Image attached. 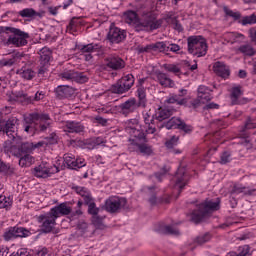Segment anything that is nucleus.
Masks as SVG:
<instances>
[{
    "label": "nucleus",
    "mask_w": 256,
    "mask_h": 256,
    "mask_svg": "<svg viewBox=\"0 0 256 256\" xmlns=\"http://www.w3.org/2000/svg\"><path fill=\"white\" fill-rule=\"evenodd\" d=\"M148 189H149L150 193H152V196L149 198V203L151 205H155L157 203V194L154 193L155 186L149 187Z\"/></svg>",
    "instance_id": "774afa93"
},
{
    "label": "nucleus",
    "mask_w": 256,
    "mask_h": 256,
    "mask_svg": "<svg viewBox=\"0 0 256 256\" xmlns=\"http://www.w3.org/2000/svg\"><path fill=\"white\" fill-rule=\"evenodd\" d=\"M187 51L193 57H205L209 46L207 40L203 36H189L187 38Z\"/></svg>",
    "instance_id": "39448f33"
},
{
    "label": "nucleus",
    "mask_w": 256,
    "mask_h": 256,
    "mask_svg": "<svg viewBox=\"0 0 256 256\" xmlns=\"http://www.w3.org/2000/svg\"><path fill=\"white\" fill-rule=\"evenodd\" d=\"M85 205H88L89 215H92V217L99 215V208H97V205L93 202V198L92 201H90L89 203H85Z\"/></svg>",
    "instance_id": "49530a36"
},
{
    "label": "nucleus",
    "mask_w": 256,
    "mask_h": 256,
    "mask_svg": "<svg viewBox=\"0 0 256 256\" xmlns=\"http://www.w3.org/2000/svg\"><path fill=\"white\" fill-rule=\"evenodd\" d=\"M133 85H135V76L128 74L113 84L110 91L116 95H123V93H127Z\"/></svg>",
    "instance_id": "6e6552de"
},
{
    "label": "nucleus",
    "mask_w": 256,
    "mask_h": 256,
    "mask_svg": "<svg viewBox=\"0 0 256 256\" xmlns=\"http://www.w3.org/2000/svg\"><path fill=\"white\" fill-rule=\"evenodd\" d=\"M33 163H35V157H33L31 154H25L24 156H20V167H31Z\"/></svg>",
    "instance_id": "e433bc0d"
},
{
    "label": "nucleus",
    "mask_w": 256,
    "mask_h": 256,
    "mask_svg": "<svg viewBox=\"0 0 256 256\" xmlns=\"http://www.w3.org/2000/svg\"><path fill=\"white\" fill-rule=\"evenodd\" d=\"M256 129V123L253 121L251 117H248L244 123V126L240 130V135L244 139H247L248 137H251L253 131Z\"/></svg>",
    "instance_id": "cd10ccee"
},
{
    "label": "nucleus",
    "mask_w": 256,
    "mask_h": 256,
    "mask_svg": "<svg viewBox=\"0 0 256 256\" xmlns=\"http://www.w3.org/2000/svg\"><path fill=\"white\" fill-rule=\"evenodd\" d=\"M20 17H35L37 14V11L33 8H25L19 12Z\"/></svg>",
    "instance_id": "6e6d98bb"
},
{
    "label": "nucleus",
    "mask_w": 256,
    "mask_h": 256,
    "mask_svg": "<svg viewBox=\"0 0 256 256\" xmlns=\"http://www.w3.org/2000/svg\"><path fill=\"white\" fill-rule=\"evenodd\" d=\"M124 21L128 23V25H133L135 28V31H137V25L140 21L139 16L137 15V12L133 10H128L124 12Z\"/></svg>",
    "instance_id": "473e14b6"
},
{
    "label": "nucleus",
    "mask_w": 256,
    "mask_h": 256,
    "mask_svg": "<svg viewBox=\"0 0 256 256\" xmlns=\"http://www.w3.org/2000/svg\"><path fill=\"white\" fill-rule=\"evenodd\" d=\"M212 91L213 90H211V88L205 85H200L197 90V96L202 101V103H209V101L213 99V95H211Z\"/></svg>",
    "instance_id": "7c9ffc66"
},
{
    "label": "nucleus",
    "mask_w": 256,
    "mask_h": 256,
    "mask_svg": "<svg viewBox=\"0 0 256 256\" xmlns=\"http://www.w3.org/2000/svg\"><path fill=\"white\" fill-rule=\"evenodd\" d=\"M106 65L113 69V71H119V69H124L125 60L119 56H110L105 59Z\"/></svg>",
    "instance_id": "5701e85b"
},
{
    "label": "nucleus",
    "mask_w": 256,
    "mask_h": 256,
    "mask_svg": "<svg viewBox=\"0 0 256 256\" xmlns=\"http://www.w3.org/2000/svg\"><path fill=\"white\" fill-rule=\"evenodd\" d=\"M201 103H203L199 98H195L189 102V104L186 103V107H189L190 109H199L201 107Z\"/></svg>",
    "instance_id": "0e129e2a"
},
{
    "label": "nucleus",
    "mask_w": 256,
    "mask_h": 256,
    "mask_svg": "<svg viewBox=\"0 0 256 256\" xmlns=\"http://www.w3.org/2000/svg\"><path fill=\"white\" fill-rule=\"evenodd\" d=\"M73 208L69 206L68 202H64L59 204L58 206L53 207L50 212L56 219H59L60 216L65 217L67 215H71Z\"/></svg>",
    "instance_id": "f3484780"
},
{
    "label": "nucleus",
    "mask_w": 256,
    "mask_h": 256,
    "mask_svg": "<svg viewBox=\"0 0 256 256\" xmlns=\"http://www.w3.org/2000/svg\"><path fill=\"white\" fill-rule=\"evenodd\" d=\"M152 49L153 51H159V53L169 52V47L165 42L152 43Z\"/></svg>",
    "instance_id": "37998d69"
},
{
    "label": "nucleus",
    "mask_w": 256,
    "mask_h": 256,
    "mask_svg": "<svg viewBox=\"0 0 256 256\" xmlns=\"http://www.w3.org/2000/svg\"><path fill=\"white\" fill-rule=\"evenodd\" d=\"M91 221L96 229H105V224L103 223L105 216H99V214H97L96 216H92Z\"/></svg>",
    "instance_id": "a19ab883"
},
{
    "label": "nucleus",
    "mask_w": 256,
    "mask_h": 256,
    "mask_svg": "<svg viewBox=\"0 0 256 256\" xmlns=\"http://www.w3.org/2000/svg\"><path fill=\"white\" fill-rule=\"evenodd\" d=\"M177 143H179V136H172L171 139L166 141L165 146L168 149H173Z\"/></svg>",
    "instance_id": "e2e57ef3"
},
{
    "label": "nucleus",
    "mask_w": 256,
    "mask_h": 256,
    "mask_svg": "<svg viewBox=\"0 0 256 256\" xmlns=\"http://www.w3.org/2000/svg\"><path fill=\"white\" fill-rule=\"evenodd\" d=\"M162 20L166 21L168 25H173L174 23H177V17H175L174 12H167L166 14H164Z\"/></svg>",
    "instance_id": "8fccbe9b"
},
{
    "label": "nucleus",
    "mask_w": 256,
    "mask_h": 256,
    "mask_svg": "<svg viewBox=\"0 0 256 256\" xmlns=\"http://www.w3.org/2000/svg\"><path fill=\"white\" fill-rule=\"evenodd\" d=\"M223 11H224L225 15H227V17H232V19H234V21L241 19V13L233 12V10L229 9V7H227V6L223 7Z\"/></svg>",
    "instance_id": "de8ad7c7"
},
{
    "label": "nucleus",
    "mask_w": 256,
    "mask_h": 256,
    "mask_svg": "<svg viewBox=\"0 0 256 256\" xmlns=\"http://www.w3.org/2000/svg\"><path fill=\"white\" fill-rule=\"evenodd\" d=\"M256 23V15L252 14L250 16H244L241 20L242 25H255Z\"/></svg>",
    "instance_id": "13d9d810"
},
{
    "label": "nucleus",
    "mask_w": 256,
    "mask_h": 256,
    "mask_svg": "<svg viewBox=\"0 0 256 256\" xmlns=\"http://www.w3.org/2000/svg\"><path fill=\"white\" fill-rule=\"evenodd\" d=\"M217 202H213L212 200H205L204 202L198 205V210H194L191 213V221L193 223H201L203 219H205L206 215L209 213H213V211H219L221 201L217 198Z\"/></svg>",
    "instance_id": "20e7f679"
},
{
    "label": "nucleus",
    "mask_w": 256,
    "mask_h": 256,
    "mask_svg": "<svg viewBox=\"0 0 256 256\" xmlns=\"http://www.w3.org/2000/svg\"><path fill=\"white\" fill-rule=\"evenodd\" d=\"M240 193H243L244 195L252 196L255 195L256 189H249L246 186H243V184L235 183L233 184L230 195H240Z\"/></svg>",
    "instance_id": "bb28decb"
},
{
    "label": "nucleus",
    "mask_w": 256,
    "mask_h": 256,
    "mask_svg": "<svg viewBox=\"0 0 256 256\" xmlns=\"http://www.w3.org/2000/svg\"><path fill=\"white\" fill-rule=\"evenodd\" d=\"M163 232L165 235H179V229L171 225L164 226Z\"/></svg>",
    "instance_id": "052dcab7"
},
{
    "label": "nucleus",
    "mask_w": 256,
    "mask_h": 256,
    "mask_svg": "<svg viewBox=\"0 0 256 256\" xmlns=\"http://www.w3.org/2000/svg\"><path fill=\"white\" fill-rule=\"evenodd\" d=\"M25 55L21 52H14L9 59L0 60V67H13L15 63H19Z\"/></svg>",
    "instance_id": "c756f323"
},
{
    "label": "nucleus",
    "mask_w": 256,
    "mask_h": 256,
    "mask_svg": "<svg viewBox=\"0 0 256 256\" xmlns=\"http://www.w3.org/2000/svg\"><path fill=\"white\" fill-rule=\"evenodd\" d=\"M163 25V19H157V15L153 11H144L141 14L136 31H155Z\"/></svg>",
    "instance_id": "7ed1b4c3"
},
{
    "label": "nucleus",
    "mask_w": 256,
    "mask_h": 256,
    "mask_svg": "<svg viewBox=\"0 0 256 256\" xmlns=\"http://www.w3.org/2000/svg\"><path fill=\"white\" fill-rule=\"evenodd\" d=\"M60 169L57 165L49 164L48 162H41L38 166L33 169L34 177L38 179H47L51 175L59 173Z\"/></svg>",
    "instance_id": "1a4fd4ad"
},
{
    "label": "nucleus",
    "mask_w": 256,
    "mask_h": 256,
    "mask_svg": "<svg viewBox=\"0 0 256 256\" xmlns=\"http://www.w3.org/2000/svg\"><path fill=\"white\" fill-rule=\"evenodd\" d=\"M209 241H211V234L205 233V234H202V235L196 237L194 240V243H196V245H203Z\"/></svg>",
    "instance_id": "a18cd8bd"
},
{
    "label": "nucleus",
    "mask_w": 256,
    "mask_h": 256,
    "mask_svg": "<svg viewBox=\"0 0 256 256\" xmlns=\"http://www.w3.org/2000/svg\"><path fill=\"white\" fill-rule=\"evenodd\" d=\"M73 191L77 193V195H80L82 199L84 200V203H89L90 201H93V196H91V192L87 190L85 187L81 186H74L72 187Z\"/></svg>",
    "instance_id": "72a5a7b5"
},
{
    "label": "nucleus",
    "mask_w": 256,
    "mask_h": 256,
    "mask_svg": "<svg viewBox=\"0 0 256 256\" xmlns=\"http://www.w3.org/2000/svg\"><path fill=\"white\" fill-rule=\"evenodd\" d=\"M153 51V44H148L146 46H139L138 53H152Z\"/></svg>",
    "instance_id": "338daca9"
},
{
    "label": "nucleus",
    "mask_w": 256,
    "mask_h": 256,
    "mask_svg": "<svg viewBox=\"0 0 256 256\" xmlns=\"http://www.w3.org/2000/svg\"><path fill=\"white\" fill-rule=\"evenodd\" d=\"M220 165H227V163H231V152L224 151L220 156Z\"/></svg>",
    "instance_id": "4d7b16f0"
},
{
    "label": "nucleus",
    "mask_w": 256,
    "mask_h": 256,
    "mask_svg": "<svg viewBox=\"0 0 256 256\" xmlns=\"http://www.w3.org/2000/svg\"><path fill=\"white\" fill-rule=\"evenodd\" d=\"M0 173H15V168H11L5 162L0 160Z\"/></svg>",
    "instance_id": "680f3d73"
},
{
    "label": "nucleus",
    "mask_w": 256,
    "mask_h": 256,
    "mask_svg": "<svg viewBox=\"0 0 256 256\" xmlns=\"http://www.w3.org/2000/svg\"><path fill=\"white\" fill-rule=\"evenodd\" d=\"M17 101L23 103L24 105H29L33 102V97L29 96L28 94H20L17 96Z\"/></svg>",
    "instance_id": "bf43d9fd"
},
{
    "label": "nucleus",
    "mask_w": 256,
    "mask_h": 256,
    "mask_svg": "<svg viewBox=\"0 0 256 256\" xmlns=\"http://www.w3.org/2000/svg\"><path fill=\"white\" fill-rule=\"evenodd\" d=\"M13 36H9L8 45H14L15 47H25L27 40L29 39V33L21 31L19 28L12 29Z\"/></svg>",
    "instance_id": "ddd939ff"
},
{
    "label": "nucleus",
    "mask_w": 256,
    "mask_h": 256,
    "mask_svg": "<svg viewBox=\"0 0 256 256\" xmlns=\"http://www.w3.org/2000/svg\"><path fill=\"white\" fill-rule=\"evenodd\" d=\"M31 232L24 227L13 226L5 230L2 237L4 241H15V239H23L29 237Z\"/></svg>",
    "instance_id": "9d476101"
},
{
    "label": "nucleus",
    "mask_w": 256,
    "mask_h": 256,
    "mask_svg": "<svg viewBox=\"0 0 256 256\" xmlns=\"http://www.w3.org/2000/svg\"><path fill=\"white\" fill-rule=\"evenodd\" d=\"M99 49H101L99 44L90 43L83 45L80 48V53L81 55H84L85 61H91V59H93V53H95V51H99Z\"/></svg>",
    "instance_id": "4be33fe9"
},
{
    "label": "nucleus",
    "mask_w": 256,
    "mask_h": 256,
    "mask_svg": "<svg viewBox=\"0 0 256 256\" xmlns=\"http://www.w3.org/2000/svg\"><path fill=\"white\" fill-rule=\"evenodd\" d=\"M163 69H165L168 73H174L177 77H181L183 72H181V67L178 64H163Z\"/></svg>",
    "instance_id": "4c0bfd02"
},
{
    "label": "nucleus",
    "mask_w": 256,
    "mask_h": 256,
    "mask_svg": "<svg viewBox=\"0 0 256 256\" xmlns=\"http://www.w3.org/2000/svg\"><path fill=\"white\" fill-rule=\"evenodd\" d=\"M241 97H243V91L241 89V86L232 87L230 91L231 105H244L247 99Z\"/></svg>",
    "instance_id": "a211bd4d"
},
{
    "label": "nucleus",
    "mask_w": 256,
    "mask_h": 256,
    "mask_svg": "<svg viewBox=\"0 0 256 256\" xmlns=\"http://www.w3.org/2000/svg\"><path fill=\"white\" fill-rule=\"evenodd\" d=\"M75 70H64L63 72L58 74V77L62 81H75Z\"/></svg>",
    "instance_id": "58836bf2"
},
{
    "label": "nucleus",
    "mask_w": 256,
    "mask_h": 256,
    "mask_svg": "<svg viewBox=\"0 0 256 256\" xmlns=\"http://www.w3.org/2000/svg\"><path fill=\"white\" fill-rule=\"evenodd\" d=\"M76 89L69 85H60L55 89L56 97L58 99H69L75 97Z\"/></svg>",
    "instance_id": "aec40b11"
},
{
    "label": "nucleus",
    "mask_w": 256,
    "mask_h": 256,
    "mask_svg": "<svg viewBox=\"0 0 256 256\" xmlns=\"http://www.w3.org/2000/svg\"><path fill=\"white\" fill-rule=\"evenodd\" d=\"M105 143H107V140L103 137L92 138L86 141V148L95 149L96 147H99V145H105Z\"/></svg>",
    "instance_id": "c9c22d12"
},
{
    "label": "nucleus",
    "mask_w": 256,
    "mask_h": 256,
    "mask_svg": "<svg viewBox=\"0 0 256 256\" xmlns=\"http://www.w3.org/2000/svg\"><path fill=\"white\" fill-rule=\"evenodd\" d=\"M74 81L76 83H87L89 77L83 72H75Z\"/></svg>",
    "instance_id": "603ef678"
},
{
    "label": "nucleus",
    "mask_w": 256,
    "mask_h": 256,
    "mask_svg": "<svg viewBox=\"0 0 256 256\" xmlns=\"http://www.w3.org/2000/svg\"><path fill=\"white\" fill-rule=\"evenodd\" d=\"M141 107L137 103V99L130 98L124 103L120 104V111L123 113V115H130V113H135Z\"/></svg>",
    "instance_id": "6ab92c4d"
},
{
    "label": "nucleus",
    "mask_w": 256,
    "mask_h": 256,
    "mask_svg": "<svg viewBox=\"0 0 256 256\" xmlns=\"http://www.w3.org/2000/svg\"><path fill=\"white\" fill-rule=\"evenodd\" d=\"M189 174L185 168H179L176 173V186L179 187L180 191H183L187 183H189Z\"/></svg>",
    "instance_id": "393cba45"
},
{
    "label": "nucleus",
    "mask_w": 256,
    "mask_h": 256,
    "mask_svg": "<svg viewBox=\"0 0 256 256\" xmlns=\"http://www.w3.org/2000/svg\"><path fill=\"white\" fill-rule=\"evenodd\" d=\"M125 39H127V32L114 24H111L106 35V41H109L110 45H119V43H123Z\"/></svg>",
    "instance_id": "9b49d317"
},
{
    "label": "nucleus",
    "mask_w": 256,
    "mask_h": 256,
    "mask_svg": "<svg viewBox=\"0 0 256 256\" xmlns=\"http://www.w3.org/2000/svg\"><path fill=\"white\" fill-rule=\"evenodd\" d=\"M154 81H157L161 87H175V81L169 77V74L162 72L161 70H156L153 73Z\"/></svg>",
    "instance_id": "2eb2a0df"
},
{
    "label": "nucleus",
    "mask_w": 256,
    "mask_h": 256,
    "mask_svg": "<svg viewBox=\"0 0 256 256\" xmlns=\"http://www.w3.org/2000/svg\"><path fill=\"white\" fill-rule=\"evenodd\" d=\"M238 256H251L253 255V252L251 251V246L245 244L242 246H239L237 248Z\"/></svg>",
    "instance_id": "c03bdc74"
},
{
    "label": "nucleus",
    "mask_w": 256,
    "mask_h": 256,
    "mask_svg": "<svg viewBox=\"0 0 256 256\" xmlns=\"http://www.w3.org/2000/svg\"><path fill=\"white\" fill-rule=\"evenodd\" d=\"M175 111H177V110L171 109V108L160 107L154 114V118L156 119V121H160V122L165 121V119H169V117H171V115H173L175 113Z\"/></svg>",
    "instance_id": "2f4dec72"
},
{
    "label": "nucleus",
    "mask_w": 256,
    "mask_h": 256,
    "mask_svg": "<svg viewBox=\"0 0 256 256\" xmlns=\"http://www.w3.org/2000/svg\"><path fill=\"white\" fill-rule=\"evenodd\" d=\"M18 121L17 118H10L4 126L0 127V132L11 139L4 142L2 149L6 155H13V157H22L24 154L29 155L34 151L33 142H23L21 136L17 135Z\"/></svg>",
    "instance_id": "f257e3e1"
},
{
    "label": "nucleus",
    "mask_w": 256,
    "mask_h": 256,
    "mask_svg": "<svg viewBox=\"0 0 256 256\" xmlns=\"http://www.w3.org/2000/svg\"><path fill=\"white\" fill-rule=\"evenodd\" d=\"M178 129L186 133V135H191V133H193V126L185 123V121L183 120L180 122V126Z\"/></svg>",
    "instance_id": "864d4df0"
},
{
    "label": "nucleus",
    "mask_w": 256,
    "mask_h": 256,
    "mask_svg": "<svg viewBox=\"0 0 256 256\" xmlns=\"http://www.w3.org/2000/svg\"><path fill=\"white\" fill-rule=\"evenodd\" d=\"M127 205V199L119 196H112L106 199L104 209L108 213H119Z\"/></svg>",
    "instance_id": "f8f14e48"
},
{
    "label": "nucleus",
    "mask_w": 256,
    "mask_h": 256,
    "mask_svg": "<svg viewBox=\"0 0 256 256\" xmlns=\"http://www.w3.org/2000/svg\"><path fill=\"white\" fill-rule=\"evenodd\" d=\"M63 159L64 165H66L67 169H72L74 171H77L87 165V163H85V159L75 158V155L73 154H64Z\"/></svg>",
    "instance_id": "4468645a"
},
{
    "label": "nucleus",
    "mask_w": 256,
    "mask_h": 256,
    "mask_svg": "<svg viewBox=\"0 0 256 256\" xmlns=\"http://www.w3.org/2000/svg\"><path fill=\"white\" fill-rule=\"evenodd\" d=\"M181 121V118L172 117L164 124V126L166 127V129H179Z\"/></svg>",
    "instance_id": "ea45409f"
},
{
    "label": "nucleus",
    "mask_w": 256,
    "mask_h": 256,
    "mask_svg": "<svg viewBox=\"0 0 256 256\" xmlns=\"http://www.w3.org/2000/svg\"><path fill=\"white\" fill-rule=\"evenodd\" d=\"M236 54L247 59L248 57H255L256 49L251 43H245L236 48Z\"/></svg>",
    "instance_id": "b1692460"
},
{
    "label": "nucleus",
    "mask_w": 256,
    "mask_h": 256,
    "mask_svg": "<svg viewBox=\"0 0 256 256\" xmlns=\"http://www.w3.org/2000/svg\"><path fill=\"white\" fill-rule=\"evenodd\" d=\"M37 222L41 224V233H53V235H57L61 231L59 228H55V225H57V218L51 211H49L47 214L37 216Z\"/></svg>",
    "instance_id": "423d86ee"
},
{
    "label": "nucleus",
    "mask_w": 256,
    "mask_h": 256,
    "mask_svg": "<svg viewBox=\"0 0 256 256\" xmlns=\"http://www.w3.org/2000/svg\"><path fill=\"white\" fill-rule=\"evenodd\" d=\"M137 97L138 101L137 104L142 107V109H145L147 107V90L143 86H139L137 89Z\"/></svg>",
    "instance_id": "f704fd0d"
},
{
    "label": "nucleus",
    "mask_w": 256,
    "mask_h": 256,
    "mask_svg": "<svg viewBox=\"0 0 256 256\" xmlns=\"http://www.w3.org/2000/svg\"><path fill=\"white\" fill-rule=\"evenodd\" d=\"M77 27H79V19L73 17L70 20L69 25L67 26V31H69L70 33H76Z\"/></svg>",
    "instance_id": "09e8293b"
},
{
    "label": "nucleus",
    "mask_w": 256,
    "mask_h": 256,
    "mask_svg": "<svg viewBox=\"0 0 256 256\" xmlns=\"http://www.w3.org/2000/svg\"><path fill=\"white\" fill-rule=\"evenodd\" d=\"M138 125L137 120L129 121L126 129H130V133L133 134L134 138H130L128 144V150L130 153H140L149 157L153 155V146L147 144V136L144 131L135 128Z\"/></svg>",
    "instance_id": "f03ea898"
},
{
    "label": "nucleus",
    "mask_w": 256,
    "mask_h": 256,
    "mask_svg": "<svg viewBox=\"0 0 256 256\" xmlns=\"http://www.w3.org/2000/svg\"><path fill=\"white\" fill-rule=\"evenodd\" d=\"M40 55L39 62L42 67H47L49 62L53 59V51H51L48 47H43L38 52Z\"/></svg>",
    "instance_id": "c85d7f7f"
},
{
    "label": "nucleus",
    "mask_w": 256,
    "mask_h": 256,
    "mask_svg": "<svg viewBox=\"0 0 256 256\" xmlns=\"http://www.w3.org/2000/svg\"><path fill=\"white\" fill-rule=\"evenodd\" d=\"M65 133H83L85 126L81 122L77 121H66L64 123Z\"/></svg>",
    "instance_id": "a878e982"
},
{
    "label": "nucleus",
    "mask_w": 256,
    "mask_h": 256,
    "mask_svg": "<svg viewBox=\"0 0 256 256\" xmlns=\"http://www.w3.org/2000/svg\"><path fill=\"white\" fill-rule=\"evenodd\" d=\"M20 75L22 79H27L31 81L35 77V72L31 69L20 70Z\"/></svg>",
    "instance_id": "5fc2aeb1"
},
{
    "label": "nucleus",
    "mask_w": 256,
    "mask_h": 256,
    "mask_svg": "<svg viewBox=\"0 0 256 256\" xmlns=\"http://www.w3.org/2000/svg\"><path fill=\"white\" fill-rule=\"evenodd\" d=\"M13 200L3 194H0V209H11Z\"/></svg>",
    "instance_id": "79ce46f5"
},
{
    "label": "nucleus",
    "mask_w": 256,
    "mask_h": 256,
    "mask_svg": "<svg viewBox=\"0 0 256 256\" xmlns=\"http://www.w3.org/2000/svg\"><path fill=\"white\" fill-rule=\"evenodd\" d=\"M44 141L46 142L47 147H49V145H57L59 136H57L56 133H51L48 137L44 138Z\"/></svg>",
    "instance_id": "3c124183"
},
{
    "label": "nucleus",
    "mask_w": 256,
    "mask_h": 256,
    "mask_svg": "<svg viewBox=\"0 0 256 256\" xmlns=\"http://www.w3.org/2000/svg\"><path fill=\"white\" fill-rule=\"evenodd\" d=\"M213 71L222 79H229V75H231V70L229 69V66L224 64V62L217 61L213 65Z\"/></svg>",
    "instance_id": "412c9836"
},
{
    "label": "nucleus",
    "mask_w": 256,
    "mask_h": 256,
    "mask_svg": "<svg viewBox=\"0 0 256 256\" xmlns=\"http://www.w3.org/2000/svg\"><path fill=\"white\" fill-rule=\"evenodd\" d=\"M144 127L148 135H153V133L157 131V128L155 127V122L146 123Z\"/></svg>",
    "instance_id": "69168bd1"
},
{
    "label": "nucleus",
    "mask_w": 256,
    "mask_h": 256,
    "mask_svg": "<svg viewBox=\"0 0 256 256\" xmlns=\"http://www.w3.org/2000/svg\"><path fill=\"white\" fill-rule=\"evenodd\" d=\"M25 121L28 125H39L40 131H46L51 127V117L49 114L33 112L30 113L26 118Z\"/></svg>",
    "instance_id": "0eeeda50"
},
{
    "label": "nucleus",
    "mask_w": 256,
    "mask_h": 256,
    "mask_svg": "<svg viewBox=\"0 0 256 256\" xmlns=\"http://www.w3.org/2000/svg\"><path fill=\"white\" fill-rule=\"evenodd\" d=\"M187 95V89H180L179 94H170L166 99L165 103L168 105L175 104L176 105H187V98H184Z\"/></svg>",
    "instance_id": "dca6fc26"
}]
</instances>
